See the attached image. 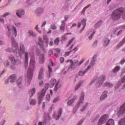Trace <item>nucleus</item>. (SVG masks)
Wrapping results in <instances>:
<instances>
[{"instance_id": "obj_1", "label": "nucleus", "mask_w": 125, "mask_h": 125, "mask_svg": "<svg viewBox=\"0 0 125 125\" xmlns=\"http://www.w3.org/2000/svg\"><path fill=\"white\" fill-rule=\"evenodd\" d=\"M8 31V37H11L12 38V48H8L6 50L7 52H13L14 53H16L17 57H22L23 56V54L25 52V47H24V44L23 43H21L20 44V49H19V47L18 46V43L15 42V39L13 38V35H14V33L13 32V30L10 29V26H8L7 27Z\"/></svg>"}, {"instance_id": "obj_2", "label": "nucleus", "mask_w": 125, "mask_h": 125, "mask_svg": "<svg viewBox=\"0 0 125 125\" xmlns=\"http://www.w3.org/2000/svg\"><path fill=\"white\" fill-rule=\"evenodd\" d=\"M122 17L125 20V8L121 7L114 10L111 14V18L113 21H117Z\"/></svg>"}, {"instance_id": "obj_3", "label": "nucleus", "mask_w": 125, "mask_h": 125, "mask_svg": "<svg viewBox=\"0 0 125 125\" xmlns=\"http://www.w3.org/2000/svg\"><path fill=\"white\" fill-rule=\"evenodd\" d=\"M36 65V59L35 57H33L31 58L30 63L29 66L27 70V80L28 82H31L32 79H33V75H34V70H35V66Z\"/></svg>"}, {"instance_id": "obj_4", "label": "nucleus", "mask_w": 125, "mask_h": 125, "mask_svg": "<svg viewBox=\"0 0 125 125\" xmlns=\"http://www.w3.org/2000/svg\"><path fill=\"white\" fill-rule=\"evenodd\" d=\"M94 57H96V55L94 56V57H93V60L91 62L90 65L88 66V67L85 71V72L83 71H80L78 74V76H83L85 74V73L87 72V70H89L90 68H91V67L94 66V62H95V60H94Z\"/></svg>"}, {"instance_id": "obj_5", "label": "nucleus", "mask_w": 125, "mask_h": 125, "mask_svg": "<svg viewBox=\"0 0 125 125\" xmlns=\"http://www.w3.org/2000/svg\"><path fill=\"white\" fill-rule=\"evenodd\" d=\"M106 80V76H102L98 78L96 80V85L97 87H99V86H101L102 84L103 83L104 81Z\"/></svg>"}, {"instance_id": "obj_6", "label": "nucleus", "mask_w": 125, "mask_h": 125, "mask_svg": "<svg viewBox=\"0 0 125 125\" xmlns=\"http://www.w3.org/2000/svg\"><path fill=\"white\" fill-rule=\"evenodd\" d=\"M124 115H125V103L121 106L119 110L117 112L118 117H123Z\"/></svg>"}, {"instance_id": "obj_7", "label": "nucleus", "mask_w": 125, "mask_h": 125, "mask_svg": "<svg viewBox=\"0 0 125 125\" xmlns=\"http://www.w3.org/2000/svg\"><path fill=\"white\" fill-rule=\"evenodd\" d=\"M9 59L14 65H20L21 64V61L19 60L15 59V58L13 56H9Z\"/></svg>"}, {"instance_id": "obj_8", "label": "nucleus", "mask_w": 125, "mask_h": 125, "mask_svg": "<svg viewBox=\"0 0 125 125\" xmlns=\"http://www.w3.org/2000/svg\"><path fill=\"white\" fill-rule=\"evenodd\" d=\"M45 95V90L43 89L42 90L40 93H38V104H40L42 103V98Z\"/></svg>"}, {"instance_id": "obj_9", "label": "nucleus", "mask_w": 125, "mask_h": 125, "mask_svg": "<svg viewBox=\"0 0 125 125\" xmlns=\"http://www.w3.org/2000/svg\"><path fill=\"white\" fill-rule=\"evenodd\" d=\"M39 41L38 44L40 45L41 49L43 52H46V50L43 47V41H42V37L40 36L39 37Z\"/></svg>"}, {"instance_id": "obj_10", "label": "nucleus", "mask_w": 125, "mask_h": 125, "mask_svg": "<svg viewBox=\"0 0 125 125\" xmlns=\"http://www.w3.org/2000/svg\"><path fill=\"white\" fill-rule=\"evenodd\" d=\"M83 61H84V59H83L79 63V61L77 60H75L74 61V62H73V61L72 60H68L66 61V62H70V63H73V64H75L76 66H80L83 63Z\"/></svg>"}, {"instance_id": "obj_11", "label": "nucleus", "mask_w": 125, "mask_h": 125, "mask_svg": "<svg viewBox=\"0 0 125 125\" xmlns=\"http://www.w3.org/2000/svg\"><path fill=\"white\" fill-rule=\"evenodd\" d=\"M108 118L107 117V115H104L103 116L102 118H100L99 120L98 125H103V124H104V123H106V121H107V119Z\"/></svg>"}, {"instance_id": "obj_12", "label": "nucleus", "mask_w": 125, "mask_h": 125, "mask_svg": "<svg viewBox=\"0 0 125 125\" xmlns=\"http://www.w3.org/2000/svg\"><path fill=\"white\" fill-rule=\"evenodd\" d=\"M28 64H29V53H28V52H26L25 53V62H24L25 69H27V68H28Z\"/></svg>"}, {"instance_id": "obj_13", "label": "nucleus", "mask_w": 125, "mask_h": 125, "mask_svg": "<svg viewBox=\"0 0 125 125\" xmlns=\"http://www.w3.org/2000/svg\"><path fill=\"white\" fill-rule=\"evenodd\" d=\"M62 112H63V109L61 108H60L58 110V116H57L55 114L53 115L54 119H55L56 121H58L62 115Z\"/></svg>"}, {"instance_id": "obj_14", "label": "nucleus", "mask_w": 125, "mask_h": 125, "mask_svg": "<svg viewBox=\"0 0 125 125\" xmlns=\"http://www.w3.org/2000/svg\"><path fill=\"white\" fill-rule=\"evenodd\" d=\"M81 98L78 104V105L76 107V108H79V107H80V106H82V105H83V99L84 98V93L82 92L81 94Z\"/></svg>"}, {"instance_id": "obj_15", "label": "nucleus", "mask_w": 125, "mask_h": 125, "mask_svg": "<svg viewBox=\"0 0 125 125\" xmlns=\"http://www.w3.org/2000/svg\"><path fill=\"white\" fill-rule=\"evenodd\" d=\"M16 14L19 18H21L22 17V15H24L25 14V11H24L23 9H21L19 10H18V12H17Z\"/></svg>"}, {"instance_id": "obj_16", "label": "nucleus", "mask_w": 125, "mask_h": 125, "mask_svg": "<svg viewBox=\"0 0 125 125\" xmlns=\"http://www.w3.org/2000/svg\"><path fill=\"white\" fill-rule=\"evenodd\" d=\"M43 78V68L42 67L40 69L38 79L39 80H42Z\"/></svg>"}, {"instance_id": "obj_17", "label": "nucleus", "mask_w": 125, "mask_h": 125, "mask_svg": "<svg viewBox=\"0 0 125 125\" xmlns=\"http://www.w3.org/2000/svg\"><path fill=\"white\" fill-rule=\"evenodd\" d=\"M17 79V76L16 74H13L9 77V79L10 80V83H14L16 79Z\"/></svg>"}, {"instance_id": "obj_18", "label": "nucleus", "mask_w": 125, "mask_h": 125, "mask_svg": "<svg viewBox=\"0 0 125 125\" xmlns=\"http://www.w3.org/2000/svg\"><path fill=\"white\" fill-rule=\"evenodd\" d=\"M36 93V88H33L31 89H30L29 91V95L30 97L34 96L35 93Z\"/></svg>"}, {"instance_id": "obj_19", "label": "nucleus", "mask_w": 125, "mask_h": 125, "mask_svg": "<svg viewBox=\"0 0 125 125\" xmlns=\"http://www.w3.org/2000/svg\"><path fill=\"white\" fill-rule=\"evenodd\" d=\"M125 43V37L123 39V40L117 44L116 46V48H119V47H121L123 46L124 44Z\"/></svg>"}, {"instance_id": "obj_20", "label": "nucleus", "mask_w": 125, "mask_h": 125, "mask_svg": "<svg viewBox=\"0 0 125 125\" xmlns=\"http://www.w3.org/2000/svg\"><path fill=\"white\" fill-rule=\"evenodd\" d=\"M81 23L83 26L81 29L80 33H82V31H83V30H84V28H85V26L86 25V20H85V19H83L81 21Z\"/></svg>"}, {"instance_id": "obj_21", "label": "nucleus", "mask_w": 125, "mask_h": 125, "mask_svg": "<svg viewBox=\"0 0 125 125\" xmlns=\"http://www.w3.org/2000/svg\"><path fill=\"white\" fill-rule=\"evenodd\" d=\"M17 83L19 87H22V84L23 83V82L22 81V78L21 77H20L17 80Z\"/></svg>"}, {"instance_id": "obj_22", "label": "nucleus", "mask_w": 125, "mask_h": 125, "mask_svg": "<svg viewBox=\"0 0 125 125\" xmlns=\"http://www.w3.org/2000/svg\"><path fill=\"white\" fill-rule=\"evenodd\" d=\"M44 62V55L42 54L40 55V57L39 59V63L40 64H43Z\"/></svg>"}, {"instance_id": "obj_23", "label": "nucleus", "mask_w": 125, "mask_h": 125, "mask_svg": "<svg viewBox=\"0 0 125 125\" xmlns=\"http://www.w3.org/2000/svg\"><path fill=\"white\" fill-rule=\"evenodd\" d=\"M107 91H104L102 95L100 97V100L101 101L104 100V99H105V98H107Z\"/></svg>"}, {"instance_id": "obj_24", "label": "nucleus", "mask_w": 125, "mask_h": 125, "mask_svg": "<svg viewBox=\"0 0 125 125\" xmlns=\"http://www.w3.org/2000/svg\"><path fill=\"white\" fill-rule=\"evenodd\" d=\"M61 86H62L61 84L59 85V81H58V82L57 83L55 86V88H54L55 91H57L58 89H60L61 88Z\"/></svg>"}, {"instance_id": "obj_25", "label": "nucleus", "mask_w": 125, "mask_h": 125, "mask_svg": "<svg viewBox=\"0 0 125 125\" xmlns=\"http://www.w3.org/2000/svg\"><path fill=\"white\" fill-rule=\"evenodd\" d=\"M103 43L104 46H107V45L110 43V40H109L108 38H105Z\"/></svg>"}, {"instance_id": "obj_26", "label": "nucleus", "mask_w": 125, "mask_h": 125, "mask_svg": "<svg viewBox=\"0 0 125 125\" xmlns=\"http://www.w3.org/2000/svg\"><path fill=\"white\" fill-rule=\"evenodd\" d=\"M43 13V9H41V8H39L36 11V14L38 16H40L42 13Z\"/></svg>"}, {"instance_id": "obj_27", "label": "nucleus", "mask_w": 125, "mask_h": 125, "mask_svg": "<svg viewBox=\"0 0 125 125\" xmlns=\"http://www.w3.org/2000/svg\"><path fill=\"white\" fill-rule=\"evenodd\" d=\"M106 125H115V122L113 119H109L107 122Z\"/></svg>"}, {"instance_id": "obj_28", "label": "nucleus", "mask_w": 125, "mask_h": 125, "mask_svg": "<svg viewBox=\"0 0 125 125\" xmlns=\"http://www.w3.org/2000/svg\"><path fill=\"white\" fill-rule=\"evenodd\" d=\"M56 52V53L54 54V56H55V57H56L57 58H59L60 55V52L61 50L59 49H55Z\"/></svg>"}, {"instance_id": "obj_29", "label": "nucleus", "mask_w": 125, "mask_h": 125, "mask_svg": "<svg viewBox=\"0 0 125 125\" xmlns=\"http://www.w3.org/2000/svg\"><path fill=\"white\" fill-rule=\"evenodd\" d=\"M65 25H66V22L65 21H62V25H61L60 29L62 31H64L65 30Z\"/></svg>"}, {"instance_id": "obj_30", "label": "nucleus", "mask_w": 125, "mask_h": 125, "mask_svg": "<svg viewBox=\"0 0 125 125\" xmlns=\"http://www.w3.org/2000/svg\"><path fill=\"white\" fill-rule=\"evenodd\" d=\"M119 125H125V117L119 121Z\"/></svg>"}, {"instance_id": "obj_31", "label": "nucleus", "mask_w": 125, "mask_h": 125, "mask_svg": "<svg viewBox=\"0 0 125 125\" xmlns=\"http://www.w3.org/2000/svg\"><path fill=\"white\" fill-rule=\"evenodd\" d=\"M29 102L30 105L32 106H34V105H36V104H37V101H36V100L34 99L30 100Z\"/></svg>"}, {"instance_id": "obj_32", "label": "nucleus", "mask_w": 125, "mask_h": 125, "mask_svg": "<svg viewBox=\"0 0 125 125\" xmlns=\"http://www.w3.org/2000/svg\"><path fill=\"white\" fill-rule=\"evenodd\" d=\"M104 85V86H107V87H113V86H114V85H113V84L108 82V83H105Z\"/></svg>"}, {"instance_id": "obj_33", "label": "nucleus", "mask_w": 125, "mask_h": 125, "mask_svg": "<svg viewBox=\"0 0 125 125\" xmlns=\"http://www.w3.org/2000/svg\"><path fill=\"white\" fill-rule=\"evenodd\" d=\"M103 22V21H100L95 25V28H97L98 27H100L101 24H102Z\"/></svg>"}, {"instance_id": "obj_34", "label": "nucleus", "mask_w": 125, "mask_h": 125, "mask_svg": "<svg viewBox=\"0 0 125 125\" xmlns=\"http://www.w3.org/2000/svg\"><path fill=\"white\" fill-rule=\"evenodd\" d=\"M118 71H120V66H117L114 68L113 72L117 73V72H118Z\"/></svg>"}, {"instance_id": "obj_35", "label": "nucleus", "mask_w": 125, "mask_h": 125, "mask_svg": "<svg viewBox=\"0 0 125 125\" xmlns=\"http://www.w3.org/2000/svg\"><path fill=\"white\" fill-rule=\"evenodd\" d=\"M83 83V81H81L77 85V86L75 87V90H78V89H79V87L81 86V85H82V83Z\"/></svg>"}, {"instance_id": "obj_36", "label": "nucleus", "mask_w": 125, "mask_h": 125, "mask_svg": "<svg viewBox=\"0 0 125 125\" xmlns=\"http://www.w3.org/2000/svg\"><path fill=\"white\" fill-rule=\"evenodd\" d=\"M28 33L29 35H31V36H32V37H36V36H37V34H36V33H35V32L32 30H29Z\"/></svg>"}, {"instance_id": "obj_37", "label": "nucleus", "mask_w": 125, "mask_h": 125, "mask_svg": "<svg viewBox=\"0 0 125 125\" xmlns=\"http://www.w3.org/2000/svg\"><path fill=\"white\" fill-rule=\"evenodd\" d=\"M9 61L6 60L4 62V65L5 66V67H9Z\"/></svg>"}, {"instance_id": "obj_38", "label": "nucleus", "mask_w": 125, "mask_h": 125, "mask_svg": "<svg viewBox=\"0 0 125 125\" xmlns=\"http://www.w3.org/2000/svg\"><path fill=\"white\" fill-rule=\"evenodd\" d=\"M50 83L51 84H52V85H54V84L56 83V79H52L50 81Z\"/></svg>"}, {"instance_id": "obj_39", "label": "nucleus", "mask_w": 125, "mask_h": 125, "mask_svg": "<svg viewBox=\"0 0 125 125\" xmlns=\"http://www.w3.org/2000/svg\"><path fill=\"white\" fill-rule=\"evenodd\" d=\"M43 40H44V41H46V44H47V46H48V42H49L48 41V38H47V36H45L43 37Z\"/></svg>"}, {"instance_id": "obj_40", "label": "nucleus", "mask_w": 125, "mask_h": 125, "mask_svg": "<svg viewBox=\"0 0 125 125\" xmlns=\"http://www.w3.org/2000/svg\"><path fill=\"white\" fill-rule=\"evenodd\" d=\"M60 41V38H57L55 40L54 43H55V45H58Z\"/></svg>"}, {"instance_id": "obj_41", "label": "nucleus", "mask_w": 125, "mask_h": 125, "mask_svg": "<svg viewBox=\"0 0 125 125\" xmlns=\"http://www.w3.org/2000/svg\"><path fill=\"white\" fill-rule=\"evenodd\" d=\"M74 103V101L73 100H70L67 102V105L68 106H72V104Z\"/></svg>"}, {"instance_id": "obj_42", "label": "nucleus", "mask_w": 125, "mask_h": 125, "mask_svg": "<svg viewBox=\"0 0 125 125\" xmlns=\"http://www.w3.org/2000/svg\"><path fill=\"white\" fill-rule=\"evenodd\" d=\"M87 105H88V104L86 103L85 104V105L83 106V108L81 110V112H84V110L86 109V107H87Z\"/></svg>"}, {"instance_id": "obj_43", "label": "nucleus", "mask_w": 125, "mask_h": 125, "mask_svg": "<svg viewBox=\"0 0 125 125\" xmlns=\"http://www.w3.org/2000/svg\"><path fill=\"white\" fill-rule=\"evenodd\" d=\"M15 37H17V30H16V28L14 26H13Z\"/></svg>"}, {"instance_id": "obj_44", "label": "nucleus", "mask_w": 125, "mask_h": 125, "mask_svg": "<svg viewBox=\"0 0 125 125\" xmlns=\"http://www.w3.org/2000/svg\"><path fill=\"white\" fill-rule=\"evenodd\" d=\"M41 54V50L39 48L36 49V54L38 56L40 55Z\"/></svg>"}, {"instance_id": "obj_45", "label": "nucleus", "mask_w": 125, "mask_h": 125, "mask_svg": "<svg viewBox=\"0 0 125 125\" xmlns=\"http://www.w3.org/2000/svg\"><path fill=\"white\" fill-rule=\"evenodd\" d=\"M57 28V27L56 25H55V24H52L51 25V29H52V30H56Z\"/></svg>"}, {"instance_id": "obj_46", "label": "nucleus", "mask_w": 125, "mask_h": 125, "mask_svg": "<svg viewBox=\"0 0 125 125\" xmlns=\"http://www.w3.org/2000/svg\"><path fill=\"white\" fill-rule=\"evenodd\" d=\"M75 37L73 38L71 40H70L68 43L67 46H69L73 42V41L75 40Z\"/></svg>"}, {"instance_id": "obj_47", "label": "nucleus", "mask_w": 125, "mask_h": 125, "mask_svg": "<svg viewBox=\"0 0 125 125\" xmlns=\"http://www.w3.org/2000/svg\"><path fill=\"white\" fill-rule=\"evenodd\" d=\"M48 68L49 74H51V73H52V68H51V67H50V65H48Z\"/></svg>"}, {"instance_id": "obj_48", "label": "nucleus", "mask_w": 125, "mask_h": 125, "mask_svg": "<svg viewBox=\"0 0 125 125\" xmlns=\"http://www.w3.org/2000/svg\"><path fill=\"white\" fill-rule=\"evenodd\" d=\"M46 98L47 101H49V100H50V95L47 94L46 96Z\"/></svg>"}, {"instance_id": "obj_49", "label": "nucleus", "mask_w": 125, "mask_h": 125, "mask_svg": "<svg viewBox=\"0 0 125 125\" xmlns=\"http://www.w3.org/2000/svg\"><path fill=\"white\" fill-rule=\"evenodd\" d=\"M62 41H67V37L65 35H63L62 37Z\"/></svg>"}, {"instance_id": "obj_50", "label": "nucleus", "mask_w": 125, "mask_h": 125, "mask_svg": "<svg viewBox=\"0 0 125 125\" xmlns=\"http://www.w3.org/2000/svg\"><path fill=\"white\" fill-rule=\"evenodd\" d=\"M94 34H95V32H94L91 34V36L89 37V40H91L92 39V37L94 36Z\"/></svg>"}, {"instance_id": "obj_51", "label": "nucleus", "mask_w": 125, "mask_h": 125, "mask_svg": "<svg viewBox=\"0 0 125 125\" xmlns=\"http://www.w3.org/2000/svg\"><path fill=\"white\" fill-rule=\"evenodd\" d=\"M124 63H125V58H124L122 60H121V61L120 62V64L123 65V64H124Z\"/></svg>"}, {"instance_id": "obj_52", "label": "nucleus", "mask_w": 125, "mask_h": 125, "mask_svg": "<svg viewBox=\"0 0 125 125\" xmlns=\"http://www.w3.org/2000/svg\"><path fill=\"white\" fill-rule=\"evenodd\" d=\"M79 48H78V46L75 47L74 49L71 50L70 51H78Z\"/></svg>"}, {"instance_id": "obj_53", "label": "nucleus", "mask_w": 125, "mask_h": 125, "mask_svg": "<svg viewBox=\"0 0 125 125\" xmlns=\"http://www.w3.org/2000/svg\"><path fill=\"white\" fill-rule=\"evenodd\" d=\"M57 101H59V98H55L53 101V102H54V103H56V102H57Z\"/></svg>"}, {"instance_id": "obj_54", "label": "nucleus", "mask_w": 125, "mask_h": 125, "mask_svg": "<svg viewBox=\"0 0 125 125\" xmlns=\"http://www.w3.org/2000/svg\"><path fill=\"white\" fill-rule=\"evenodd\" d=\"M46 24V21H43L41 25V27L42 28V27H44V26H45Z\"/></svg>"}, {"instance_id": "obj_55", "label": "nucleus", "mask_w": 125, "mask_h": 125, "mask_svg": "<svg viewBox=\"0 0 125 125\" xmlns=\"http://www.w3.org/2000/svg\"><path fill=\"white\" fill-rule=\"evenodd\" d=\"M70 53H71V52H70V51L66 52L65 53V56H69V55H70Z\"/></svg>"}, {"instance_id": "obj_56", "label": "nucleus", "mask_w": 125, "mask_h": 125, "mask_svg": "<svg viewBox=\"0 0 125 125\" xmlns=\"http://www.w3.org/2000/svg\"><path fill=\"white\" fill-rule=\"evenodd\" d=\"M68 18H69V16L66 15L64 16V19L65 20V21H64L65 22L67 21V20H68Z\"/></svg>"}, {"instance_id": "obj_57", "label": "nucleus", "mask_w": 125, "mask_h": 125, "mask_svg": "<svg viewBox=\"0 0 125 125\" xmlns=\"http://www.w3.org/2000/svg\"><path fill=\"white\" fill-rule=\"evenodd\" d=\"M7 15H9V13H5V14H4L2 16L3 17H6V16H7Z\"/></svg>"}, {"instance_id": "obj_58", "label": "nucleus", "mask_w": 125, "mask_h": 125, "mask_svg": "<svg viewBox=\"0 0 125 125\" xmlns=\"http://www.w3.org/2000/svg\"><path fill=\"white\" fill-rule=\"evenodd\" d=\"M21 25V23L20 22H18L15 24V26H16V27H20Z\"/></svg>"}, {"instance_id": "obj_59", "label": "nucleus", "mask_w": 125, "mask_h": 125, "mask_svg": "<svg viewBox=\"0 0 125 125\" xmlns=\"http://www.w3.org/2000/svg\"><path fill=\"white\" fill-rule=\"evenodd\" d=\"M76 99H77V96H73V97L72 98V99H71V100L73 101V102H75V100H76Z\"/></svg>"}, {"instance_id": "obj_60", "label": "nucleus", "mask_w": 125, "mask_h": 125, "mask_svg": "<svg viewBox=\"0 0 125 125\" xmlns=\"http://www.w3.org/2000/svg\"><path fill=\"white\" fill-rule=\"evenodd\" d=\"M60 61H61V63H63L64 62V58L61 57L60 58Z\"/></svg>"}, {"instance_id": "obj_61", "label": "nucleus", "mask_w": 125, "mask_h": 125, "mask_svg": "<svg viewBox=\"0 0 125 125\" xmlns=\"http://www.w3.org/2000/svg\"><path fill=\"white\" fill-rule=\"evenodd\" d=\"M9 83V79H6L5 81V84H7Z\"/></svg>"}, {"instance_id": "obj_62", "label": "nucleus", "mask_w": 125, "mask_h": 125, "mask_svg": "<svg viewBox=\"0 0 125 125\" xmlns=\"http://www.w3.org/2000/svg\"><path fill=\"white\" fill-rule=\"evenodd\" d=\"M85 10H86V9L85 7H84L83 10L82 14H84V11H85Z\"/></svg>"}, {"instance_id": "obj_63", "label": "nucleus", "mask_w": 125, "mask_h": 125, "mask_svg": "<svg viewBox=\"0 0 125 125\" xmlns=\"http://www.w3.org/2000/svg\"><path fill=\"white\" fill-rule=\"evenodd\" d=\"M50 62H51L50 65H51V66H53V62H52V59H50Z\"/></svg>"}, {"instance_id": "obj_64", "label": "nucleus", "mask_w": 125, "mask_h": 125, "mask_svg": "<svg viewBox=\"0 0 125 125\" xmlns=\"http://www.w3.org/2000/svg\"><path fill=\"white\" fill-rule=\"evenodd\" d=\"M83 120L80 121L79 122V123L77 125H82V124H83Z\"/></svg>"}]
</instances>
